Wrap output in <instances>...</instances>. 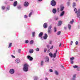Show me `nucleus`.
I'll use <instances>...</instances> for the list:
<instances>
[{
	"mask_svg": "<svg viewBox=\"0 0 80 80\" xmlns=\"http://www.w3.org/2000/svg\"><path fill=\"white\" fill-rule=\"evenodd\" d=\"M74 10V12H75V13H77V17L78 18L79 20L80 19V9H79L78 11L77 9V8H75Z\"/></svg>",
	"mask_w": 80,
	"mask_h": 80,
	"instance_id": "nucleus-1",
	"label": "nucleus"
},
{
	"mask_svg": "<svg viewBox=\"0 0 80 80\" xmlns=\"http://www.w3.org/2000/svg\"><path fill=\"white\" fill-rule=\"evenodd\" d=\"M29 66L27 64H26L24 65L23 68V70L24 72H28V67Z\"/></svg>",
	"mask_w": 80,
	"mask_h": 80,
	"instance_id": "nucleus-2",
	"label": "nucleus"
},
{
	"mask_svg": "<svg viewBox=\"0 0 80 80\" xmlns=\"http://www.w3.org/2000/svg\"><path fill=\"white\" fill-rule=\"evenodd\" d=\"M56 2H55V0H52L51 2V5L53 7L56 5Z\"/></svg>",
	"mask_w": 80,
	"mask_h": 80,
	"instance_id": "nucleus-3",
	"label": "nucleus"
},
{
	"mask_svg": "<svg viewBox=\"0 0 80 80\" xmlns=\"http://www.w3.org/2000/svg\"><path fill=\"white\" fill-rule=\"evenodd\" d=\"M52 26L51 25H50L48 28V34H50V33H52V32L51 31V29L52 28Z\"/></svg>",
	"mask_w": 80,
	"mask_h": 80,
	"instance_id": "nucleus-4",
	"label": "nucleus"
},
{
	"mask_svg": "<svg viewBox=\"0 0 80 80\" xmlns=\"http://www.w3.org/2000/svg\"><path fill=\"white\" fill-rule=\"evenodd\" d=\"M23 5L24 7H28V5H29V3H28V2L27 1H25Z\"/></svg>",
	"mask_w": 80,
	"mask_h": 80,
	"instance_id": "nucleus-5",
	"label": "nucleus"
},
{
	"mask_svg": "<svg viewBox=\"0 0 80 80\" xmlns=\"http://www.w3.org/2000/svg\"><path fill=\"white\" fill-rule=\"evenodd\" d=\"M27 58L28 60H29V61H32L33 60V58L32 57L28 55L27 56Z\"/></svg>",
	"mask_w": 80,
	"mask_h": 80,
	"instance_id": "nucleus-6",
	"label": "nucleus"
},
{
	"mask_svg": "<svg viewBox=\"0 0 80 80\" xmlns=\"http://www.w3.org/2000/svg\"><path fill=\"white\" fill-rule=\"evenodd\" d=\"M45 62H46L47 63L49 62V58H48V57L46 56L45 58Z\"/></svg>",
	"mask_w": 80,
	"mask_h": 80,
	"instance_id": "nucleus-7",
	"label": "nucleus"
},
{
	"mask_svg": "<svg viewBox=\"0 0 80 80\" xmlns=\"http://www.w3.org/2000/svg\"><path fill=\"white\" fill-rule=\"evenodd\" d=\"M57 50L56 49V51L55 53H54V54H52V57L54 58H55L56 57H57Z\"/></svg>",
	"mask_w": 80,
	"mask_h": 80,
	"instance_id": "nucleus-8",
	"label": "nucleus"
},
{
	"mask_svg": "<svg viewBox=\"0 0 80 80\" xmlns=\"http://www.w3.org/2000/svg\"><path fill=\"white\" fill-rule=\"evenodd\" d=\"M60 11L61 12H62L63 10L64 9V6L63 5H62L60 6Z\"/></svg>",
	"mask_w": 80,
	"mask_h": 80,
	"instance_id": "nucleus-9",
	"label": "nucleus"
},
{
	"mask_svg": "<svg viewBox=\"0 0 80 80\" xmlns=\"http://www.w3.org/2000/svg\"><path fill=\"white\" fill-rule=\"evenodd\" d=\"M9 72L11 74H13L15 72V71L14 70V69H11L10 70Z\"/></svg>",
	"mask_w": 80,
	"mask_h": 80,
	"instance_id": "nucleus-10",
	"label": "nucleus"
},
{
	"mask_svg": "<svg viewBox=\"0 0 80 80\" xmlns=\"http://www.w3.org/2000/svg\"><path fill=\"white\" fill-rule=\"evenodd\" d=\"M48 37V35H47V33L45 34L44 36L43 37L44 39V40H46Z\"/></svg>",
	"mask_w": 80,
	"mask_h": 80,
	"instance_id": "nucleus-11",
	"label": "nucleus"
},
{
	"mask_svg": "<svg viewBox=\"0 0 80 80\" xmlns=\"http://www.w3.org/2000/svg\"><path fill=\"white\" fill-rule=\"evenodd\" d=\"M76 78V74H74L73 75L72 78V79L70 80H76L75 79Z\"/></svg>",
	"mask_w": 80,
	"mask_h": 80,
	"instance_id": "nucleus-12",
	"label": "nucleus"
},
{
	"mask_svg": "<svg viewBox=\"0 0 80 80\" xmlns=\"http://www.w3.org/2000/svg\"><path fill=\"white\" fill-rule=\"evenodd\" d=\"M48 27V24L47 23H44L43 24V27L44 28H47Z\"/></svg>",
	"mask_w": 80,
	"mask_h": 80,
	"instance_id": "nucleus-13",
	"label": "nucleus"
},
{
	"mask_svg": "<svg viewBox=\"0 0 80 80\" xmlns=\"http://www.w3.org/2000/svg\"><path fill=\"white\" fill-rule=\"evenodd\" d=\"M64 14H65V11H62L60 14V17H63V15H64Z\"/></svg>",
	"mask_w": 80,
	"mask_h": 80,
	"instance_id": "nucleus-14",
	"label": "nucleus"
},
{
	"mask_svg": "<svg viewBox=\"0 0 80 80\" xmlns=\"http://www.w3.org/2000/svg\"><path fill=\"white\" fill-rule=\"evenodd\" d=\"M52 12L54 14H55L57 13V10H56V8H53L52 9Z\"/></svg>",
	"mask_w": 80,
	"mask_h": 80,
	"instance_id": "nucleus-15",
	"label": "nucleus"
},
{
	"mask_svg": "<svg viewBox=\"0 0 80 80\" xmlns=\"http://www.w3.org/2000/svg\"><path fill=\"white\" fill-rule=\"evenodd\" d=\"M20 62V59L18 58H17L15 59V62L16 63H18Z\"/></svg>",
	"mask_w": 80,
	"mask_h": 80,
	"instance_id": "nucleus-16",
	"label": "nucleus"
},
{
	"mask_svg": "<svg viewBox=\"0 0 80 80\" xmlns=\"http://www.w3.org/2000/svg\"><path fill=\"white\" fill-rule=\"evenodd\" d=\"M17 5V1H15L13 3L14 7H16Z\"/></svg>",
	"mask_w": 80,
	"mask_h": 80,
	"instance_id": "nucleus-17",
	"label": "nucleus"
},
{
	"mask_svg": "<svg viewBox=\"0 0 80 80\" xmlns=\"http://www.w3.org/2000/svg\"><path fill=\"white\" fill-rule=\"evenodd\" d=\"M54 73L55 75H58L59 73H58V72L56 70H55L54 72Z\"/></svg>",
	"mask_w": 80,
	"mask_h": 80,
	"instance_id": "nucleus-18",
	"label": "nucleus"
},
{
	"mask_svg": "<svg viewBox=\"0 0 80 80\" xmlns=\"http://www.w3.org/2000/svg\"><path fill=\"white\" fill-rule=\"evenodd\" d=\"M49 56L51 57V58H52L53 57V54L51 52H50L49 54Z\"/></svg>",
	"mask_w": 80,
	"mask_h": 80,
	"instance_id": "nucleus-19",
	"label": "nucleus"
},
{
	"mask_svg": "<svg viewBox=\"0 0 80 80\" xmlns=\"http://www.w3.org/2000/svg\"><path fill=\"white\" fill-rule=\"evenodd\" d=\"M42 35L43 33L42 32H41L39 34V37H42Z\"/></svg>",
	"mask_w": 80,
	"mask_h": 80,
	"instance_id": "nucleus-20",
	"label": "nucleus"
},
{
	"mask_svg": "<svg viewBox=\"0 0 80 80\" xmlns=\"http://www.w3.org/2000/svg\"><path fill=\"white\" fill-rule=\"evenodd\" d=\"M71 27H72V26H71V25H70V24H68V28L69 30H70L71 29Z\"/></svg>",
	"mask_w": 80,
	"mask_h": 80,
	"instance_id": "nucleus-21",
	"label": "nucleus"
},
{
	"mask_svg": "<svg viewBox=\"0 0 80 80\" xmlns=\"http://www.w3.org/2000/svg\"><path fill=\"white\" fill-rule=\"evenodd\" d=\"M74 22V20H73V19H72V21H71L70 22V24H73Z\"/></svg>",
	"mask_w": 80,
	"mask_h": 80,
	"instance_id": "nucleus-22",
	"label": "nucleus"
},
{
	"mask_svg": "<svg viewBox=\"0 0 80 80\" xmlns=\"http://www.w3.org/2000/svg\"><path fill=\"white\" fill-rule=\"evenodd\" d=\"M33 52V49H30L29 50V53H32Z\"/></svg>",
	"mask_w": 80,
	"mask_h": 80,
	"instance_id": "nucleus-23",
	"label": "nucleus"
},
{
	"mask_svg": "<svg viewBox=\"0 0 80 80\" xmlns=\"http://www.w3.org/2000/svg\"><path fill=\"white\" fill-rule=\"evenodd\" d=\"M62 24V21H60L58 22V26H60Z\"/></svg>",
	"mask_w": 80,
	"mask_h": 80,
	"instance_id": "nucleus-24",
	"label": "nucleus"
},
{
	"mask_svg": "<svg viewBox=\"0 0 80 80\" xmlns=\"http://www.w3.org/2000/svg\"><path fill=\"white\" fill-rule=\"evenodd\" d=\"M75 6H76V3L73 2L72 4V7H75Z\"/></svg>",
	"mask_w": 80,
	"mask_h": 80,
	"instance_id": "nucleus-25",
	"label": "nucleus"
},
{
	"mask_svg": "<svg viewBox=\"0 0 80 80\" xmlns=\"http://www.w3.org/2000/svg\"><path fill=\"white\" fill-rule=\"evenodd\" d=\"M12 43H10L9 45L8 48H10L11 47H12Z\"/></svg>",
	"mask_w": 80,
	"mask_h": 80,
	"instance_id": "nucleus-26",
	"label": "nucleus"
},
{
	"mask_svg": "<svg viewBox=\"0 0 80 80\" xmlns=\"http://www.w3.org/2000/svg\"><path fill=\"white\" fill-rule=\"evenodd\" d=\"M32 37H33L35 35V32H33L32 33Z\"/></svg>",
	"mask_w": 80,
	"mask_h": 80,
	"instance_id": "nucleus-27",
	"label": "nucleus"
},
{
	"mask_svg": "<svg viewBox=\"0 0 80 80\" xmlns=\"http://www.w3.org/2000/svg\"><path fill=\"white\" fill-rule=\"evenodd\" d=\"M34 80H38V77L37 76H35L34 77Z\"/></svg>",
	"mask_w": 80,
	"mask_h": 80,
	"instance_id": "nucleus-28",
	"label": "nucleus"
},
{
	"mask_svg": "<svg viewBox=\"0 0 80 80\" xmlns=\"http://www.w3.org/2000/svg\"><path fill=\"white\" fill-rule=\"evenodd\" d=\"M33 13L32 12H31L30 13H29L28 17H31V15H32V13Z\"/></svg>",
	"mask_w": 80,
	"mask_h": 80,
	"instance_id": "nucleus-29",
	"label": "nucleus"
},
{
	"mask_svg": "<svg viewBox=\"0 0 80 80\" xmlns=\"http://www.w3.org/2000/svg\"><path fill=\"white\" fill-rule=\"evenodd\" d=\"M75 59V58L74 57H72V58H70V60H73Z\"/></svg>",
	"mask_w": 80,
	"mask_h": 80,
	"instance_id": "nucleus-30",
	"label": "nucleus"
},
{
	"mask_svg": "<svg viewBox=\"0 0 80 80\" xmlns=\"http://www.w3.org/2000/svg\"><path fill=\"white\" fill-rule=\"evenodd\" d=\"M33 40H32L30 41V44L32 45L33 44Z\"/></svg>",
	"mask_w": 80,
	"mask_h": 80,
	"instance_id": "nucleus-31",
	"label": "nucleus"
},
{
	"mask_svg": "<svg viewBox=\"0 0 80 80\" xmlns=\"http://www.w3.org/2000/svg\"><path fill=\"white\" fill-rule=\"evenodd\" d=\"M36 51H37V52H38L40 50V49L38 48H36Z\"/></svg>",
	"mask_w": 80,
	"mask_h": 80,
	"instance_id": "nucleus-32",
	"label": "nucleus"
},
{
	"mask_svg": "<svg viewBox=\"0 0 80 80\" xmlns=\"http://www.w3.org/2000/svg\"><path fill=\"white\" fill-rule=\"evenodd\" d=\"M73 67L74 68H78V66L75 65V66H73Z\"/></svg>",
	"mask_w": 80,
	"mask_h": 80,
	"instance_id": "nucleus-33",
	"label": "nucleus"
},
{
	"mask_svg": "<svg viewBox=\"0 0 80 80\" xmlns=\"http://www.w3.org/2000/svg\"><path fill=\"white\" fill-rule=\"evenodd\" d=\"M60 33H61V32L59 31V32H58L57 33V35H60Z\"/></svg>",
	"mask_w": 80,
	"mask_h": 80,
	"instance_id": "nucleus-34",
	"label": "nucleus"
},
{
	"mask_svg": "<svg viewBox=\"0 0 80 80\" xmlns=\"http://www.w3.org/2000/svg\"><path fill=\"white\" fill-rule=\"evenodd\" d=\"M47 48H44V53H46V52H47Z\"/></svg>",
	"mask_w": 80,
	"mask_h": 80,
	"instance_id": "nucleus-35",
	"label": "nucleus"
},
{
	"mask_svg": "<svg viewBox=\"0 0 80 80\" xmlns=\"http://www.w3.org/2000/svg\"><path fill=\"white\" fill-rule=\"evenodd\" d=\"M43 65V61H41V65L42 66Z\"/></svg>",
	"mask_w": 80,
	"mask_h": 80,
	"instance_id": "nucleus-36",
	"label": "nucleus"
},
{
	"mask_svg": "<svg viewBox=\"0 0 80 80\" xmlns=\"http://www.w3.org/2000/svg\"><path fill=\"white\" fill-rule=\"evenodd\" d=\"M67 5H68V6H69V5H70V2H67Z\"/></svg>",
	"mask_w": 80,
	"mask_h": 80,
	"instance_id": "nucleus-37",
	"label": "nucleus"
},
{
	"mask_svg": "<svg viewBox=\"0 0 80 80\" xmlns=\"http://www.w3.org/2000/svg\"><path fill=\"white\" fill-rule=\"evenodd\" d=\"M54 30L55 32H57V28H56V27H54Z\"/></svg>",
	"mask_w": 80,
	"mask_h": 80,
	"instance_id": "nucleus-38",
	"label": "nucleus"
},
{
	"mask_svg": "<svg viewBox=\"0 0 80 80\" xmlns=\"http://www.w3.org/2000/svg\"><path fill=\"white\" fill-rule=\"evenodd\" d=\"M18 9H21V8H22V7L20 6H19L18 7Z\"/></svg>",
	"mask_w": 80,
	"mask_h": 80,
	"instance_id": "nucleus-39",
	"label": "nucleus"
},
{
	"mask_svg": "<svg viewBox=\"0 0 80 80\" xmlns=\"http://www.w3.org/2000/svg\"><path fill=\"white\" fill-rule=\"evenodd\" d=\"M18 51L19 53H21V50L20 49H18Z\"/></svg>",
	"mask_w": 80,
	"mask_h": 80,
	"instance_id": "nucleus-40",
	"label": "nucleus"
},
{
	"mask_svg": "<svg viewBox=\"0 0 80 80\" xmlns=\"http://www.w3.org/2000/svg\"><path fill=\"white\" fill-rule=\"evenodd\" d=\"M7 9L8 10H10V6H8V7L7 8Z\"/></svg>",
	"mask_w": 80,
	"mask_h": 80,
	"instance_id": "nucleus-41",
	"label": "nucleus"
},
{
	"mask_svg": "<svg viewBox=\"0 0 80 80\" xmlns=\"http://www.w3.org/2000/svg\"><path fill=\"white\" fill-rule=\"evenodd\" d=\"M29 42V41H28V40H26L25 41V43H28Z\"/></svg>",
	"mask_w": 80,
	"mask_h": 80,
	"instance_id": "nucleus-42",
	"label": "nucleus"
},
{
	"mask_svg": "<svg viewBox=\"0 0 80 80\" xmlns=\"http://www.w3.org/2000/svg\"><path fill=\"white\" fill-rule=\"evenodd\" d=\"M49 72H53V70L52 69H49Z\"/></svg>",
	"mask_w": 80,
	"mask_h": 80,
	"instance_id": "nucleus-43",
	"label": "nucleus"
},
{
	"mask_svg": "<svg viewBox=\"0 0 80 80\" xmlns=\"http://www.w3.org/2000/svg\"><path fill=\"white\" fill-rule=\"evenodd\" d=\"M2 10H4L5 9V6H2Z\"/></svg>",
	"mask_w": 80,
	"mask_h": 80,
	"instance_id": "nucleus-44",
	"label": "nucleus"
},
{
	"mask_svg": "<svg viewBox=\"0 0 80 80\" xmlns=\"http://www.w3.org/2000/svg\"><path fill=\"white\" fill-rule=\"evenodd\" d=\"M70 62L71 63V64H73V60H70Z\"/></svg>",
	"mask_w": 80,
	"mask_h": 80,
	"instance_id": "nucleus-45",
	"label": "nucleus"
},
{
	"mask_svg": "<svg viewBox=\"0 0 80 80\" xmlns=\"http://www.w3.org/2000/svg\"><path fill=\"white\" fill-rule=\"evenodd\" d=\"M78 41H77L75 42V44L76 45H78Z\"/></svg>",
	"mask_w": 80,
	"mask_h": 80,
	"instance_id": "nucleus-46",
	"label": "nucleus"
},
{
	"mask_svg": "<svg viewBox=\"0 0 80 80\" xmlns=\"http://www.w3.org/2000/svg\"><path fill=\"white\" fill-rule=\"evenodd\" d=\"M50 49H48V50L47 51V52L48 53H49V52H50Z\"/></svg>",
	"mask_w": 80,
	"mask_h": 80,
	"instance_id": "nucleus-47",
	"label": "nucleus"
},
{
	"mask_svg": "<svg viewBox=\"0 0 80 80\" xmlns=\"http://www.w3.org/2000/svg\"><path fill=\"white\" fill-rule=\"evenodd\" d=\"M53 46H52L50 48L51 50H52L53 49Z\"/></svg>",
	"mask_w": 80,
	"mask_h": 80,
	"instance_id": "nucleus-48",
	"label": "nucleus"
},
{
	"mask_svg": "<svg viewBox=\"0 0 80 80\" xmlns=\"http://www.w3.org/2000/svg\"><path fill=\"white\" fill-rule=\"evenodd\" d=\"M72 43H73V41H71V44H70L71 45H72Z\"/></svg>",
	"mask_w": 80,
	"mask_h": 80,
	"instance_id": "nucleus-49",
	"label": "nucleus"
},
{
	"mask_svg": "<svg viewBox=\"0 0 80 80\" xmlns=\"http://www.w3.org/2000/svg\"><path fill=\"white\" fill-rule=\"evenodd\" d=\"M61 45H62V43H60L59 46V47H60Z\"/></svg>",
	"mask_w": 80,
	"mask_h": 80,
	"instance_id": "nucleus-50",
	"label": "nucleus"
},
{
	"mask_svg": "<svg viewBox=\"0 0 80 80\" xmlns=\"http://www.w3.org/2000/svg\"><path fill=\"white\" fill-rule=\"evenodd\" d=\"M27 16L26 15H25L24 16V18H27Z\"/></svg>",
	"mask_w": 80,
	"mask_h": 80,
	"instance_id": "nucleus-51",
	"label": "nucleus"
},
{
	"mask_svg": "<svg viewBox=\"0 0 80 80\" xmlns=\"http://www.w3.org/2000/svg\"><path fill=\"white\" fill-rule=\"evenodd\" d=\"M47 47L48 48H50V45H47Z\"/></svg>",
	"mask_w": 80,
	"mask_h": 80,
	"instance_id": "nucleus-52",
	"label": "nucleus"
},
{
	"mask_svg": "<svg viewBox=\"0 0 80 80\" xmlns=\"http://www.w3.org/2000/svg\"><path fill=\"white\" fill-rule=\"evenodd\" d=\"M11 57H12V58H15V56L13 55H11Z\"/></svg>",
	"mask_w": 80,
	"mask_h": 80,
	"instance_id": "nucleus-53",
	"label": "nucleus"
},
{
	"mask_svg": "<svg viewBox=\"0 0 80 80\" xmlns=\"http://www.w3.org/2000/svg\"><path fill=\"white\" fill-rule=\"evenodd\" d=\"M55 20H58V17H56L55 18Z\"/></svg>",
	"mask_w": 80,
	"mask_h": 80,
	"instance_id": "nucleus-54",
	"label": "nucleus"
},
{
	"mask_svg": "<svg viewBox=\"0 0 80 80\" xmlns=\"http://www.w3.org/2000/svg\"><path fill=\"white\" fill-rule=\"evenodd\" d=\"M45 80H48V78H45Z\"/></svg>",
	"mask_w": 80,
	"mask_h": 80,
	"instance_id": "nucleus-55",
	"label": "nucleus"
},
{
	"mask_svg": "<svg viewBox=\"0 0 80 80\" xmlns=\"http://www.w3.org/2000/svg\"><path fill=\"white\" fill-rule=\"evenodd\" d=\"M41 40H43V37H41Z\"/></svg>",
	"mask_w": 80,
	"mask_h": 80,
	"instance_id": "nucleus-56",
	"label": "nucleus"
},
{
	"mask_svg": "<svg viewBox=\"0 0 80 80\" xmlns=\"http://www.w3.org/2000/svg\"><path fill=\"white\" fill-rule=\"evenodd\" d=\"M52 43V41H50L49 42V44H51Z\"/></svg>",
	"mask_w": 80,
	"mask_h": 80,
	"instance_id": "nucleus-57",
	"label": "nucleus"
},
{
	"mask_svg": "<svg viewBox=\"0 0 80 80\" xmlns=\"http://www.w3.org/2000/svg\"><path fill=\"white\" fill-rule=\"evenodd\" d=\"M39 2H42V0H38Z\"/></svg>",
	"mask_w": 80,
	"mask_h": 80,
	"instance_id": "nucleus-58",
	"label": "nucleus"
},
{
	"mask_svg": "<svg viewBox=\"0 0 80 80\" xmlns=\"http://www.w3.org/2000/svg\"><path fill=\"white\" fill-rule=\"evenodd\" d=\"M64 28L65 29V30H66V29H67V28L66 27H64Z\"/></svg>",
	"mask_w": 80,
	"mask_h": 80,
	"instance_id": "nucleus-59",
	"label": "nucleus"
},
{
	"mask_svg": "<svg viewBox=\"0 0 80 80\" xmlns=\"http://www.w3.org/2000/svg\"><path fill=\"white\" fill-rule=\"evenodd\" d=\"M13 52L14 53H15V50L13 51Z\"/></svg>",
	"mask_w": 80,
	"mask_h": 80,
	"instance_id": "nucleus-60",
	"label": "nucleus"
},
{
	"mask_svg": "<svg viewBox=\"0 0 80 80\" xmlns=\"http://www.w3.org/2000/svg\"><path fill=\"white\" fill-rule=\"evenodd\" d=\"M52 60H53V61H54V60H55V59H54V58H53L52 59Z\"/></svg>",
	"mask_w": 80,
	"mask_h": 80,
	"instance_id": "nucleus-61",
	"label": "nucleus"
},
{
	"mask_svg": "<svg viewBox=\"0 0 80 80\" xmlns=\"http://www.w3.org/2000/svg\"><path fill=\"white\" fill-rule=\"evenodd\" d=\"M59 8H58V11H59Z\"/></svg>",
	"mask_w": 80,
	"mask_h": 80,
	"instance_id": "nucleus-62",
	"label": "nucleus"
},
{
	"mask_svg": "<svg viewBox=\"0 0 80 80\" xmlns=\"http://www.w3.org/2000/svg\"><path fill=\"white\" fill-rule=\"evenodd\" d=\"M13 0H10V1H13Z\"/></svg>",
	"mask_w": 80,
	"mask_h": 80,
	"instance_id": "nucleus-63",
	"label": "nucleus"
},
{
	"mask_svg": "<svg viewBox=\"0 0 80 80\" xmlns=\"http://www.w3.org/2000/svg\"><path fill=\"white\" fill-rule=\"evenodd\" d=\"M76 2H77V1H78V0H76Z\"/></svg>",
	"mask_w": 80,
	"mask_h": 80,
	"instance_id": "nucleus-64",
	"label": "nucleus"
}]
</instances>
